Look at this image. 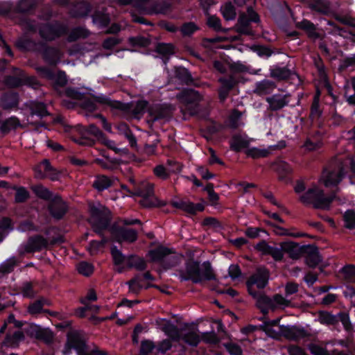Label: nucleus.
<instances>
[{"instance_id": "obj_1", "label": "nucleus", "mask_w": 355, "mask_h": 355, "mask_svg": "<svg viewBox=\"0 0 355 355\" xmlns=\"http://www.w3.org/2000/svg\"><path fill=\"white\" fill-rule=\"evenodd\" d=\"M64 130L69 135L73 141L80 146H92L95 144V140L88 135H93L101 144L110 149L116 150L112 146L114 142L107 139L99 128L94 123L90 124L87 128L78 124L76 125H63Z\"/></svg>"}, {"instance_id": "obj_2", "label": "nucleus", "mask_w": 355, "mask_h": 355, "mask_svg": "<svg viewBox=\"0 0 355 355\" xmlns=\"http://www.w3.org/2000/svg\"><path fill=\"white\" fill-rule=\"evenodd\" d=\"M90 219L89 223L92 226V230L103 239L101 241L92 240L90 241V246L95 250H98L107 242L104 236V232L109 229L111 220L112 213L105 206L99 205L97 207L94 205H90L89 207Z\"/></svg>"}, {"instance_id": "obj_3", "label": "nucleus", "mask_w": 355, "mask_h": 355, "mask_svg": "<svg viewBox=\"0 0 355 355\" xmlns=\"http://www.w3.org/2000/svg\"><path fill=\"white\" fill-rule=\"evenodd\" d=\"M202 266V270L200 269V261L193 259H189L185 263V270L180 272V282L191 281L193 284H200L204 281L217 279L210 261H204Z\"/></svg>"}, {"instance_id": "obj_4", "label": "nucleus", "mask_w": 355, "mask_h": 355, "mask_svg": "<svg viewBox=\"0 0 355 355\" xmlns=\"http://www.w3.org/2000/svg\"><path fill=\"white\" fill-rule=\"evenodd\" d=\"M110 254L114 265L119 266V273H122L125 268H135L138 271H144L147 268V263L143 257L135 254L125 256L116 245L111 247Z\"/></svg>"}, {"instance_id": "obj_5", "label": "nucleus", "mask_w": 355, "mask_h": 355, "mask_svg": "<svg viewBox=\"0 0 355 355\" xmlns=\"http://www.w3.org/2000/svg\"><path fill=\"white\" fill-rule=\"evenodd\" d=\"M336 197V193L335 191L327 196L324 190L317 186H313L308 189L300 197V200L304 205H312L315 209H329Z\"/></svg>"}, {"instance_id": "obj_6", "label": "nucleus", "mask_w": 355, "mask_h": 355, "mask_svg": "<svg viewBox=\"0 0 355 355\" xmlns=\"http://www.w3.org/2000/svg\"><path fill=\"white\" fill-rule=\"evenodd\" d=\"M40 37L46 42H51L68 33L67 25L59 21L40 23L37 28Z\"/></svg>"}, {"instance_id": "obj_7", "label": "nucleus", "mask_w": 355, "mask_h": 355, "mask_svg": "<svg viewBox=\"0 0 355 355\" xmlns=\"http://www.w3.org/2000/svg\"><path fill=\"white\" fill-rule=\"evenodd\" d=\"M175 253L173 248L159 245L156 248L150 250L147 253V257L150 258L151 262L159 263L168 269L175 266L179 262V258L177 256L167 258L168 255Z\"/></svg>"}, {"instance_id": "obj_8", "label": "nucleus", "mask_w": 355, "mask_h": 355, "mask_svg": "<svg viewBox=\"0 0 355 355\" xmlns=\"http://www.w3.org/2000/svg\"><path fill=\"white\" fill-rule=\"evenodd\" d=\"M96 103L121 111H125L127 105L119 101L112 100L104 94H92L90 98H86L83 102V108L89 112H94L98 110Z\"/></svg>"}, {"instance_id": "obj_9", "label": "nucleus", "mask_w": 355, "mask_h": 355, "mask_svg": "<svg viewBox=\"0 0 355 355\" xmlns=\"http://www.w3.org/2000/svg\"><path fill=\"white\" fill-rule=\"evenodd\" d=\"M62 236L53 237L51 240L41 234H35L28 237L26 243L24 246L26 253L33 254L47 250L50 245L63 243Z\"/></svg>"}, {"instance_id": "obj_10", "label": "nucleus", "mask_w": 355, "mask_h": 355, "mask_svg": "<svg viewBox=\"0 0 355 355\" xmlns=\"http://www.w3.org/2000/svg\"><path fill=\"white\" fill-rule=\"evenodd\" d=\"M37 0H19L15 6L10 2H0V16L11 18L15 13L28 14L33 12Z\"/></svg>"}, {"instance_id": "obj_11", "label": "nucleus", "mask_w": 355, "mask_h": 355, "mask_svg": "<svg viewBox=\"0 0 355 355\" xmlns=\"http://www.w3.org/2000/svg\"><path fill=\"white\" fill-rule=\"evenodd\" d=\"M148 102L144 101L137 105V110L144 112L147 108L148 123H153L160 120H168L171 117L170 110L167 105L155 104L148 107Z\"/></svg>"}, {"instance_id": "obj_12", "label": "nucleus", "mask_w": 355, "mask_h": 355, "mask_svg": "<svg viewBox=\"0 0 355 355\" xmlns=\"http://www.w3.org/2000/svg\"><path fill=\"white\" fill-rule=\"evenodd\" d=\"M279 333L278 334L273 329H268L266 332L272 338H277L278 336H282L285 338L291 340L297 341L308 336L307 331L303 327L295 325H279Z\"/></svg>"}, {"instance_id": "obj_13", "label": "nucleus", "mask_w": 355, "mask_h": 355, "mask_svg": "<svg viewBox=\"0 0 355 355\" xmlns=\"http://www.w3.org/2000/svg\"><path fill=\"white\" fill-rule=\"evenodd\" d=\"M71 349L76 350V353L87 351V345L80 330H70L67 334V341L63 349V354H71Z\"/></svg>"}, {"instance_id": "obj_14", "label": "nucleus", "mask_w": 355, "mask_h": 355, "mask_svg": "<svg viewBox=\"0 0 355 355\" xmlns=\"http://www.w3.org/2000/svg\"><path fill=\"white\" fill-rule=\"evenodd\" d=\"M178 97L180 102L185 104L186 109L191 115L194 116L199 113L202 96L198 92L193 89H184Z\"/></svg>"}, {"instance_id": "obj_15", "label": "nucleus", "mask_w": 355, "mask_h": 355, "mask_svg": "<svg viewBox=\"0 0 355 355\" xmlns=\"http://www.w3.org/2000/svg\"><path fill=\"white\" fill-rule=\"evenodd\" d=\"M36 70L42 78L51 81L52 87L55 90L65 87L68 83L64 71L59 70L55 73L53 70L45 66L38 67Z\"/></svg>"}, {"instance_id": "obj_16", "label": "nucleus", "mask_w": 355, "mask_h": 355, "mask_svg": "<svg viewBox=\"0 0 355 355\" xmlns=\"http://www.w3.org/2000/svg\"><path fill=\"white\" fill-rule=\"evenodd\" d=\"M46 209L53 219L60 221L69 212V206L60 194L56 193L54 198L48 202Z\"/></svg>"}, {"instance_id": "obj_17", "label": "nucleus", "mask_w": 355, "mask_h": 355, "mask_svg": "<svg viewBox=\"0 0 355 355\" xmlns=\"http://www.w3.org/2000/svg\"><path fill=\"white\" fill-rule=\"evenodd\" d=\"M270 271L266 266H259L256 269L254 273L251 275L245 282L248 293L256 291L253 286H256L259 289L265 288L269 282Z\"/></svg>"}, {"instance_id": "obj_18", "label": "nucleus", "mask_w": 355, "mask_h": 355, "mask_svg": "<svg viewBox=\"0 0 355 355\" xmlns=\"http://www.w3.org/2000/svg\"><path fill=\"white\" fill-rule=\"evenodd\" d=\"M109 230L112 240L118 243H133L138 239V232L135 229L113 225Z\"/></svg>"}, {"instance_id": "obj_19", "label": "nucleus", "mask_w": 355, "mask_h": 355, "mask_svg": "<svg viewBox=\"0 0 355 355\" xmlns=\"http://www.w3.org/2000/svg\"><path fill=\"white\" fill-rule=\"evenodd\" d=\"M33 171L35 173V178L40 180L48 178L55 182L58 181L61 175V172L53 167L48 159H44L36 164Z\"/></svg>"}, {"instance_id": "obj_20", "label": "nucleus", "mask_w": 355, "mask_h": 355, "mask_svg": "<svg viewBox=\"0 0 355 355\" xmlns=\"http://www.w3.org/2000/svg\"><path fill=\"white\" fill-rule=\"evenodd\" d=\"M24 331L31 337L51 344L53 340V334L49 329L42 328L41 326L31 324L24 329Z\"/></svg>"}, {"instance_id": "obj_21", "label": "nucleus", "mask_w": 355, "mask_h": 355, "mask_svg": "<svg viewBox=\"0 0 355 355\" xmlns=\"http://www.w3.org/2000/svg\"><path fill=\"white\" fill-rule=\"evenodd\" d=\"M148 3L146 8V11L150 15H167L173 10V4L170 0H144Z\"/></svg>"}, {"instance_id": "obj_22", "label": "nucleus", "mask_w": 355, "mask_h": 355, "mask_svg": "<svg viewBox=\"0 0 355 355\" xmlns=\"http://www.w3.org/2000/svg\"><path fill=\"white\" fill-rule=\"evenodd\" d=\"M254 248L260 252L262 255H270L277 262H280L284 259L282 249L270 245L266 240H261L257 243Z\"/></svg>"}, {"instance_id": "obj_23", "label": "nucleus", "mask_w": 355, "mask_h": 355, "mask_svg": "<svg viewBox=\"0 0 355 355\" xmlns=\"http://www.w3.org/2000/svg\"><path fill=\"white\" fill-rule=\"evenodd\" d=\"M40 52L44 61L51 66H56L60 61V51L58 48L49 46L44 42H41Z\"/></svg>"}, {"instance_id": "obj_24", "label": "nucleus", "mask_w": 355, "mask_h": 355, "mask_svg": "<svg viewBox=\"0 0 355 355\" xmlns=\"http://www.w3.org/2000/svg\"><path fill=\"white\" fill-rule=\"evenodd\" d=\"M253 299L256 300V306L263 315H267L269 309H275L276 306L273 300L264 293H259L258 291H252L248 293Z\"/></svg>"}, {"instance_id": "obj_25", "label": "nucleus", "mask_w": 355, "mask_h": 355, "mask_svg": "<svg viewBox=\"0 0 355 355\" xmlns=\"http://www.w3.org/2000/svg\"><path fill=\"white\" fill-rule=\"evenodd\" d=\"M20 101L19 93L14 91L3 92L0 97V107L5 111L18 109Z\"/></svg>"}, {"instance_id": "obj_26", "label": "nucleus", "mask_w": 355, "mask_h": 355, "mask_svg": "<svg viewBox=\"0 0 355 355\" xmlns=\"http://www.w3.org/2000/svg\"><path fill=\"white\" fill-rule=\"evenodd\" d=\"M322 175L324 186L330 187L338 186L344 178L345 173L343 168H340L338 170H328L325 168L323 169Z\"/></svg>"}, {"instance_id": "obj_27", "label": "nucleus", "mask_w": 355, "mask_h": 355, "mask_svg": "<svg viewBox=\"0 0 355 355\" xmlns=\"http://www.w3.org/2000/svg\"><path fill=\"white\" fill-rule=\"evenodd\" d=\"M308 247H309L308 245H300L295 242L289 241L282 243L280 249L283 253H287L291 259L297 260L304 255Z\"/></svg>"}, {"instance_id": "obj_28", "label": "nucleus", "mask_w": 355, "mask_h": 355, "mask_svg": "<svg viewBox=\"0 0 355 355\" xmlns=\"http://www.w3.org/2000/svg\"><path fill=\"white\" fill-rule=\"evenodd\" d=\"M289 94H275L266 98V101L268 103V110L271 112H277L281 110L289 103Z\"/></svg>"}, {"instance_id": "obj_29", "label": "nucleus", "mask_w": 355, "mask_h": 355, "mask_svg": "<svg viewBox=\"0 0 355 355\" xmlns=\"http://www.w3.org/2000/svg\"><path fill=\"white\" fill-rule=\"evenodd\" d=\"M270 76L277 81H288L293 79L297 73L290 69L288 66L274 65L270 68Z\"/></svg>"}, {"instance_id": "obj_30", "label": "nucleus", "mask_w": 355, "mask_h": 355, "mask_svg": "<svg viewBox=\"0 0 355 355\" xmlns=\"http://www.w3.org/2000/svg\"><path fill=\"white\" fill-rule=\"evenodd\" d=\"M309 247L304 251L305 263L311 268H315L321 261L322 258L320 255L318 248L315 245L308 244Z\"/></svg>"}, {"instance_id": "obj_31", "label": "nucleus", "mask_w": 355, "mask_h": 355, "mask_svg": "<svg viewBox=\"0 0 355 355\" xmlns=\"http://www.w3.org/2000/svg\"><path fill=\"white\" fill-rule=\"evenodd\" d=\"M251 21L245 13H241L236 23V32L241 35L252 36L253 31L250 28Z\"/></svg>"}, {"instance_id": "obj_32", "label": "nucleus", "mask_w": 355, "mask_h": 355, "mask_svg": "<svg viewBox=\"0 0 355 355\" xmlns=\"http://www.w3.org/2000/svg\"><path fill=\"white\" fill-rule=\"evenodd\" d=\"M276 87L277 85L273 80L263 79L256 83L254 92L259 96L266 95L272 93Z\"/></svg>"}, {"instance_id": "obj_33", "label": "nucleus", "mask_w": 355, "mask_h": 355, "mask_svg": "<svg viewBox=\"0 0 355 355\" xmlns=\"http://www.w3.org/2000/svg\"><path fill=\"white\" fill-rule=\"evenodd\" d=\"M155 51L162 55V59L164 64H166L170 59V56L175 53V47L171 43H158L155 47Z\"/></svg>"}, {"instance_id": "obj_34", "label": "nucleus", "mask_w": 355, "mask_h": 355, "mask_svg": "<svg viewBox=\"0 0 355 355\" xmlns=\"http://www.w3.org/2000/svg\"><path fill=\"white\" fill-rule=\"evenodd\" d=\"M12 71L17 73V76L8 75L4 78V83L9 88H18L23 86L22 75L23 70L17 67L12 68Z\"/></svg>"}, {"instance_id": "obj_35", "label": "nucleus", "mask_w": 355, "mask_h": 355, "mask_svg": "<svg viewBox=\"0 0 355 355\" xmlns=\"http://www.w3.org/2000/svg\"><path fill=\"white\" fill-rule=\"evenodd\" d=\"M90 31L83 26H76L70 31L68 30L67 41L74 42L80 39H86L90 35Z\"/></svg>"}, {"instance_id": "obj_36", "label": "nucleus", "mask_w": 355, "mask_h": 355, "mask_svg": "<svg viewBox=\"0 0 355 355\" xmlns=\"http://www.w3.org/2000/svg\"><path fill=\"white\" fill-rule=\"evenodd\" d=\"M230 148L235 153H240L243 148H248L250 142L240 134L234 135L229 141Z\"/></svg>"}, {"instance_id": "obj_37", "label": "nucleus", "mask_w": 355, "mask_h": 355, "mask_svg": "<svg viewBox=\"0 0 355 355\" xmlns=\"http://www.w3.org/2000/svg\"><path fill=\"white\" fill-rule=\"evenodd\" d=\"M31 189L38 198L48 201V202L51 201L56 194L42 184L33 185Z\"/></svg>"}, {"instance_id": "obj_38", "label": "nucleus", "mask_w": 355, "mask_h": 355, "mask_svg": "<svg viewBox=\"0 0 355 355\" xmlns=\"http://www.w3.org/2000/svg\"><path fill=\"white\" fill-rule=\"evenodd\" d=\"M0 130L4 134H8L12 130H16L21 126L19 118L16 116H11L0 122Z\"/></svg>"}, {"instance_id": "obj_39", "label": "nucleus", "mask_w": 355, "mask_h": 355, "mask_svg": "<svg viewBox=\"0 0 355 355\" xmlns=\"http://www.w3.org/2000/svg\"><path fill=\"white\" fill-rule=\"evenodd\" d=\"M295 26L298 29L305 31L310 38L317 39L319 37L315 24L308 19H304L301 21L296 22Z\"/></svg>"}, {"instance_id": "obj_40", "label": "nucleus", "mask_w": 355, "mask_h": 355, "mask_svg": "<svg viewBox=\"0 0 355 355\" xmlns=\"http://www.w3.org/2000/svg\"><path fill=\"white\" fill-rule=\"evenodd\" d=\"M113 184V181L105 175H97L94 181L93 182L92 187L98 192H102Z\"/></svg>"}, {"instance_id": "obj_41", "label": "nucleus", "mask_w": 355, "mask_h": 355, "mask_svg": "<svg viewBox=\"0 0 355 355\" xmlns=\"http://www.w3.org/2000/svg\"><path fill=\"white\" fill-rule=\"evenodd\" d=\"M318 320L320 324L324 325L336 326L338 324L337 315H334L327 311H320L318 312Z\"/></svg>"}, {"instance_id": "obj_42", "label": "nucleus", "mask_w": 355, "mask_h": 355, "mask_svg": "<svg viewBox=\"0 0 355 355\" xmlns=\"http://www.w3.org/2000/svg\"><path fill=\"white\" fill-rule=\"evenodd\" d=\"M12 189L15 191V202L16 203H24L31 198L30 192L23 186L14 185Z\"/></svg>"}, {"instance_id": "obj_43", "label": "nucleus", "mask_w": 355, "mask_h": 355, "mask_svg": "<svg viewBox=\"0 0 355 355\" xmlns=\"http://www.w3.org/2000/svg\"><path fill=\"white\" fill-rule=\"evenodd\" d=\"M163 331L165 334L174 341L180 340L181 334L178 327L168 320L163 327Z\"/></svg>"}, {"instance_id": "obj_44", "label": "nucleus", "mask_w": 355, "mask_h": 355, "mask_svg": "<svg viewBox=\"0 0 355 355\" xmlns=\"http://www.w3.org/2000/svg\"><path fill=\"white\" fill-rule=\"evenodd\" d=\"M25 336L21 331H15L12 334H7L6 335L3 343L9 346H17L19 343L24 341Z\"/></svg>"}, {"instance_id": "obj_45", "label": "nucleus", "mask_w": 355, "mask_h": 355, "mask_svg": "<svg viewBox=\"0 0 355 355\" xmlns=\"http://www.w3.org/2000/svg\"><path fill=\"white\" fill-rule=\"evenodd\" d=\"M45 304H48L47 300L44 298H40L35 300L34 302L29 304L28 307V312L31 315H37L42 312L50 313L49 310H44L43 306Z\"/></svg>"}, {"instance_id": "obj_46", "label": "nucleus", "mask_w": 355, "mask_h": 355, "mask_svg": "<svg viewBox=\"0 0 355 355\" xmlns=\"http://www.w3.org/2000/svg\"><path fill=\"white\" fill-rule=\"evenodd\" d=\"M92 18L93 23L99 25L101 28H106L110 23L109 15L99 10L95 11L92 15Z\"/></svg>"}, {"instance_id": "obj_47", "label": "nucleus", "mask_w": 355, "mask_h": 355, "mask_svg": "<svg viewBox=\"0 0 355 355\" xmlns=\"http://www.w3.org/2000/svg\"><path fill=\"white\" fill-rule=\"evenodd\" d=\"M275 171L279 175V180L286 181L288 175L291 173V168L287 162L282 161L276 164Z\"/></svg>"}, {"instance_id": "obj_48", "label": "nucleus", "mask_w": 355, "mask_h": 355, "mask_svg": "<svg viewBox=\"0 0 355 355\" xmlns=\"http://www.w3.org/2000/svg\"><path fill=\"white\" fill-rule=\"evenodd\" d=\"M200 30V27L193 21H187L182 24L179 28L182 37H191L196 31Z\"/></svg>"}, {"instance_id": "obj_49", "label": "nucleus", "mask_w": 355, "mask_h": 355, "mask_svg": "<svg viewBox=\"0 0 355 355\" xmlns=\"http://www.w3.org/2000/svg\"><path fill=\"white\" fill-rule=\"evenodd\" d=\"M309 8L312 11L327 15L330 11V8L324 0H313L310 4Z\"/></svg>"}, {"instance_id": "obj_50", "label": "nucleus", "mask_w": 355, "mask_h": 355, "mask_svg": "<svg viewBox=\"0 0 355 355\" xmlns=\"http://www.w3.org/2000/svg\"><path fill=\"white\" fill-rule=\"evenodd\" d=\"M207 25L209 28L213 29L217 33H227V28H223L221 25L220 19L216 15H210L207 20Z\"/></svg>"}, {"instance_id": "obj_51", "label": "nucleus", "mask_w": 355, "mask_h": 355, "mask_svg": "<svg viewBox=\"0 0 355 355\" xmlns=\"http://www.w3.org/2000/svg\"><path fill=\"white\" fill-rule=\"evenodd\" d=\"M139 203L146 208L162 207L166 205V202L159 200L155 194L148 198L141 199Z\"/></svg>"}, {"instance_id": "obj_52", "label": "nucleus", "mask_w": 355, "mask_h": 355, "mask_svg": "<svg viewBox=\"0 0 355 355\" xmlns=\"http://www.w3.org/2000/svg\"><path fill=\"white\" fill-rule=\"evenodd\" d=\"M207 202L203 198H201V202L193 203L188 201L186 205L185 212L195 216L198 212H202L205 209V205Z\"/></svg>"}, {"instance_id": "obj_53", "label": "nucleus", "mask_w": 355, "mask_h": 355, "mask_svg": "<svg viewBox=\"0 0 355 355\" xmlns=\"http://www.w3.org/2000/svg\"><path fill=\"white\" fill-rule=\"evenodd\" d=\"M16 46L21 51H31L36 46V42L32 38L22 37L16 42Z\"/></svg>"}, {"instance_id": "obj_54", "label": "nucleus", "mask_w": 355, "mask_h": 355, "mask_svg": "<svg viewBox=\"0 0 355 355\" xmlns=\"http://www.w3.org/2000/svg\"><path fill=\"white\" fill-rule=\"evenodd\" d=\"M175 74L178 79L186 84L193 82V77L190 71L184 67H175Z\"/></svg>"}, {"instance_id": "obj_55", "label": "nucleus", "mask_w": 355, "mask_h": 355, "mask_svg": "<svg viewBox=\"0 0 355 355\" xmlns=\"http://www.w3.org/2000/svg\"><path fill=\"white\" fill-rule=\"evenodd\" d=\"M323 114V109L320 103L312 102L310 107L309 119L311 122L319 121Z\"/></svg>"}, {"instance_id": "obj_56", "label": "nucleus", "mask_w": 355, "mask_h": 355, "mask_svg": "<svg viewBox=\"0 0 355 355\" xmlns=\"http://www.w3.org/2000/svg\"><path fill=\"white\" fill-rule=\"evenodd\" d=\"M340 272L343 275L346 282H355V265L346 264L340 270Z\"/></svg>"}, {"instance_id": "obj_57", "label": "nucleus", "mask_w": 355, "mask_h": 355, "mask_svg": "<svg viewBox=\"0 0 355 355\" xmlns=\"http://www.w3.org/2000/svg\"><path fill=\"white\" fill-rule=\"evenodd\" d=\"M220 10L222 15L226 21L234 20L236 18V8L231 2L226 3Z\"/></svg>"}, {"instance_id": "obj_58", "label": "nucleus", "mask_w": 355, "mask_h": 355, "mask_svg": "<svg viewBox=\"0 0 355 355\" xmlns=\"http://www.w3.org/2000/svg\"><path fill=\"white\" fill-rule=\"evenodd\" d=\"M180 340H182L185 343L192 347H196L200 342V336L193 331H189L183 335H181Z\"/></svg>"}, {"instance_id": "obj_59", "label": "nucleus", "mask_w": 355, "mask_h": 355, "mask_svg": "<svg viewBox=\"0 0 355 355\" xmlns=\"http://www.w3.org/2000/svg\"><path fill=\"white\" fill-rule=\"evenodd\" d=\"M245 153L248 157H252V159H259L261 157H268L270 153L268 149H261L257 147H252L249 148Z\"/></svg>"}, {"instance_id": "obj_60", "label": "nucleus", "mask_w": 355, "mask_h": 355, "mask_svg": "<svg viewBox=\"0 0 355 355\" xmlns=\"http://www.w3.org/2000/svg\"><path fill=\"white\" fill-rule=\"evenodd\" d=\"M345 227L350 230H355V211L347 209L343 215Z\"/></svg>"}, {"instance_id": "obj_61", "label": "nucleus", "mask_w": 355, "mask_h": 355, "mask_svg": "<svg viewBox=\"0 0 355 355\" xmlns=\"http://www.w3.org/2000/svg\"><path fill=\"white\" fill-rule=\"evenodd\" d=\"M242 116V113L237 109H234L228 118V127L232 129H237L239 127V121Z\"/></svg>"}, {"instance_id": "obj_62", "label": "nucleus", "mask_w": 355, "mask_h": 355, "mask_svg": "<svg viewBox=\"0 0 355 355\" xmlns=\"http://www.w3.org/2000/svg\"><path fill=\"white\" fill-rule=\"evenodd\" d=\"M31 114L37 115L40 118L49 115L47 108L44 103H35L31 107Z\"/></svg>"}, {"instance_id": "obj_63", "label": "nucleus", "mask_w": 355, "mask_h": 355, "mask_svg": "<svg viewBox=\"0 0 355 355\" xmlns=\"http://www.w3.org/2000/svg\"><path fill=\"white\" fill-rule=\"evenodd\" d=\"M77 270L79 274L85 277H89L93 274L94 268V266L89 262L81 261L77 266Z\"/></svg>"}, {"instance_id": "obj_64", "label": "nucleus", "mask_w": 355, "mask_h": 355, "mask_svg": "<svg viewBox=\"0 0 355 355\" xmlns=\"http://www.w3.org/2000/svg\"><path fill=\"white\" fill-rule=\"evenodd\" d=\"M92 7L90 3L82 1L78 4L76 8L77 16L80 17H87L92 11Z\"/></svg>"}]
</instances>
